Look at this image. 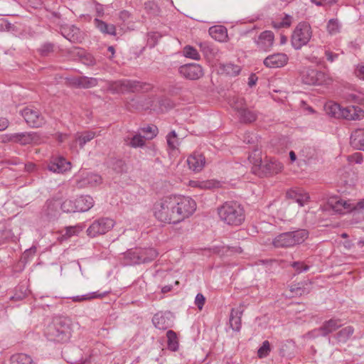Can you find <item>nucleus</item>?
I'll use <instances>...</instances> for the list:
<instances>
[{
	"label": "nucleus",
	"mask_w": 364,
	"mask_h": 364,
	"mask_svg": "<svg viewBox=\"0 0 364 364\" xmlns=\"http://www.w3.org/2000/svg\"><path fill=\"white\" fill-rule=\"evenodd\" d=\"M218 215L223 223L230 226H240L245 220L243 207L235 201L225 202L218 207Z\"/></svg>",
	"instance_id": "obj_3"
},
{
	"label": "nucleus",
	"mask_w": 364,
	"mask_h": 364,
	"mask_svg": "<svg viewBox=\"0 0 364 364\" xmlns=\"http://www.w3.org/2000/svg\"><path fill=\"white\" fill-rule=\"evenodd\" d=\"M13 364H36L32 358L24 353H18L11 357Z\"/></svg>",
	"instance_id": "obj_40"
},
{
	"label": "nucleus",
	"mask_w": 364,
	"mask_h": 364,
	"mask_svg": "<svg viewBox=\"0 0 364 364\" xmlns=\"http://www.w3.org/2000/svg\"><path fill=\"white\" fill-rule=\"evenodd\" d=\"M94 23L95 27L102 33L115 36L116 35V27L114 24H109L106 22L99 19L95 18Z\"/></svg>",
	"instance_id": "obj_32"
},
{
	"label": "nucleus",
	"mask_w": 364,
	"mask_h": 364,
	"mask_svg": "<svg viewBox=\"0 0 364 364\" xmlns=\"http://www.w3.org/2000/svg\"><path fill=\"white\" fill-rule=\"evenodd\" d=\"M77 185L80 188L94 187L100 185L102 179L98 174L80 171L76 176Z\"/></svg>",
	"instance_id": "obj_12"
},
{
	"label": "nucleus",
	"mask_w": 364,
	"mask_h": 364,
	"mask_svg": "<svg viewBox=\"0 0 364 364\" xmlns=\"http://www.w3.org/2000/svg\"><path fill=\"white\" fill-rule=\"evenodd\" d=\"M108 89L112 93H124L125 92H138L142 89V85L137 81L129 80H120L110 82Z\"/></svg>",
	"instance_id": "obj_9"
},
{
	"label": "nucleus",
	"mask_w": 364,
	"mask_h": 364,
	"mask_svg": "<svg viewBox=\"0 0 364 364\" xmlns=\"http://www.w3.org/2000/svg\"><path fill=\"white\" fill-rule=\"evenodd\" d=\"M115 221L110 218H100L95 220L87 228V235L90 237L102 235L111 230Z\"/></svg>",
	"instance_id": "obj_8"
},
{
	"label": "nucleus",
	"mask_w": 364,
	"mask_h": 364,
	"mask_svg": "<svg viewBox=\"0 0 364 364\" xmlns=\"http://www.w3.org/2000/svg\"><path fill=\"white\" fill-rule=\"evenodd\" d=\"M287 198L294 200L301 207L306 204L310 200L309 193L299 188L290 189L287 192Z\"/></svg>",
	"instance_id": "obj_20"
},
{
	"label": "nucleus",
	"mask_w": 364,
	"mask_h": 364,
	"mask_svg": "<svg viewBox=\"0 0 364 364\" xmlns=\"http://www.w3.org/2000/svg\"><path fill=\"white\" fill-rule=\"evenodd\" d=\"M327 31L331 35H336L341 31V24L335 18L330 19L327 23Z\"/></svg>",
	"instance_id": "obj_46"
},
{
	"label": "nucleus",
	"mask_w": 364,
	"mask_h": 364,
	"mask_svg": "<svg viewBox=\"0 0 364 364\" xmlns=\"http://www.w3.org/2000/svg\"><path fill=\"white\" fill-rule=\"evenodd\" d=\"M166 142L170 150L174 151L178 149L180 144L179 139L175 131L170 132L166 135Z\"/></svg>",
	"instance_id": "obj_37"
},
{
	"label": "nucleus",
	"mask_w": 364,
	"mask_h": 364,
	"mask_svg": "<svg viewBox=\"0 0 364 364\" xmlns=\"http://www.w3.org/2000/svg\"><path fill=\"white\" fill-rule=\"evenodd\" d=\"M60 203L58 200H48L46 204L45 212L48 215H53L58 210Z\"/></svg>",
	"instance_id": "obj_47"
},
{
	"label": "nucleus",
	"mask_w": 364,
	"mask_h": 364,
	"mask_svg": "<svg viewBox=\"0 0 364 364\" xmlns=\"http://www.w3.org/2000/svg\"><path fill=\"white\" fill-rule=\"evenodd\" d=\"M220 70L229 75H237L239 74L240 69V67L232 63L221 65Z\"/></svg>",
	"instance_id": "obj_44"
},
{
	"label": "nucleus",
	"mask_w": 364,
	"mask_h": 364,
	"mask_svg": "<svg viewBox=\"0 0 364 364\" xmlns=\"http://www.w3.org/2000/svg\"><path fill=\"white\" fill-rule=\"evenodd\" d=\"M348 160L349 162L355 163V164H361L363 161V157L360 153L356 152L352 155L348 156Z\"/></svg>",
	"instance_id": "obj_54"
},
{
	"label": "nucleus",
	"mask_w": 364,
	"mask_h": 364,
	"mask_svg": "<svg viewBox=\"0 0 364 364\" xmlns=\"http://www.w3.org/2000/svg\"><path fill=\"white\" fill-rule=\"evenodd\" d=\"M210 36L215 41L219 42H225L228 38L227 28L220 25L213 26L209 28Z\"/></svg>",
	"instance_id": "obj_25"
},
{
	"label": "nucleus",
	"mask_w": 364,
	"mask_h": 364,
	"mask_svg": "<svg viewBox=\"0 0 364 364\" xmlns=\"http://www.w3.org/2000/svg\"><path fill=\"white\" fill-rule=\"evenodd\" d=\"M248 159L250 162L253 165L254 172H256L257 169L261 170L263 165L261 151L255 149L252 153L250 154Z\"/></svg>",
	"instance_id": "obj_35"
},
{
	"label": "nucleus",
	"mask_w": 364,
	"mask_h": 364,
	"mask_svg": "<svg viewBox=\"0 0 364 364\" xmlns=\"http://www.w3.org/2000/svg\"><path fill=\"white\" fill-rule=\"evenodd\" d=\"M355 74L358 77L364 80V65H358L355 70Z\"/></svg>",
	"instance_id": "obj_58"
},
{
	"label": "nucleus",
	"mask_w": 364,
	"mask_h": 364,
	"mask_svg": "<svg viewBox=\"0 0 364 364\" xmlns=\"http://www.w3.org/2000/svg\"><path fill=\"white\" fill-rule=\"evenodd\" d=\"M346 100L350 102H360L362 97L359 95L355 93H349L346 95Z\"/></svg>",
	"instance_id": "obj_57"
},
{
	"label": "nucleus",
	"mask_w": 364,
	"mask_h": 364,
	"mask_svg": "<svg viewBox=\"0 0 364 364\" xmlns=\"http://www.w3.org/2000/svg\"><path fill=\"white\" fill-rule=\"evenodd\" d=\"M179 73L185 78L196 80L203 75V68L197 63L185 64L179 67Z\"/></svg>",
	"instance_id": "obj_13"
},
{
	"label": "nucleus",
	"mask_w": 364,
	"mask_h": 364,
	"mask_svg": "<svg viewBox=\"0 0 364 364\" xmlns=\"http://www.w3.org/2000/svg\"><path fill=\"white\" fill-rule=\"evenodd\" d=\"M293 21V17L289 14H283L280 17L274 19L272 22V26L274 28H289Z\"/></svg>",
	"instance_id": "obj_33"
},
{
	"label": "nucleus",
	"mask_w": 364,
	"mask_h": 364,
	"mask_svg": "<svg viewBox=\"0 0 364 364\" xmlns=\"http://www.w3.org/2000/svg\"><path fill=\"white\" fill-rule=\"evenodd\" d=\"M82 229L78 226H71L66 228L65 235L68 237H71L79 232H80Z\"/></svg>",
	"instance_id": "obj_56"
},
{
	"label": "nucleus",
	"mask_w": 364,
	"mask_h": 364,
	"mask_svg": "<svg viewBox=\"0 0 364 364\" xmlns=\"http://www.w3.org/2000/svg\"><path fill=\"white\" fill-rule=\"evenodd\" d=\"M143 257L145 259L144 263L151 262L159 255L158 252L154 248L141 249Z\"/></svg>",
	"instance_id": "obj_48"
},
{
	"label": "nucleus",
	"mask_w": 364,
	"mask_h": 364,
	"mask_svg": "<svg viewBox=\"0 0 364 364\" xmlns=\"http://www.w3.org/2000/svg\"><path fill=\"white\" fill-rule=\"evenodd\" d=\"M167 345L169 350L176 351L178 349V341L176 333L172 330L166 332Z\"/></svg>",
	"instance_id": "obj_36"
},
{
	"label": "nucleus",
	"mask_w": 364,
	"mask_h": 364,
	"mask_svg": "<svg viewBox=\"0 0 364 364\" xmlns=\"http://www.w3.org/2000/svg\"><path fill=\"white\" fill-rule=\"evenodd\" d=\"M274 43V35L271 31L262 32L255 40V43L259 50L267 52L269 51Z\"/></svg>",
	"instance_id": "obj_14"
},
{
	"label": "nucleus",
	"mask_w": 364,
	"mask_h": 364,
	"mask_svg": "<svg viewBox=\"0 0 364 364\" xmlns=\"http://www.w3.org/2000/svg\"><path fill=\"white\" fill-rule=\"evenodd\" d=\"M60 205V208L65 213L77 212L76 200L66 199Z\"/></svg>",
	"instance_id": "obj_41"
},
{
	"label": "nucleus",
	"mask_w": 364,
	"mask_h": 364,
	"mask_svg": "<svg viewBox=\"0 0 364 364\" xmlns=\"http://www.w3.org/2000/svg\"><path fill=\"white\" fill-rule=\"evenodd\" d=\"M152 322L156 328L160 330H166L172 327L173 320L170 312H159L154 316Z\"/></svg>",
	"instance_id": "obj_16"
},
{
	"label": "nucleus",
	"mask_w": 364,
	"mask_h": 364,
	"mask_svg": "<svg viewBox=\"0 0 364 364\" xmlns=\"http://www.w3.org/2000/svg\"><path fill=\"white\" fill-rule=\"evenodd\" d=\"M188 186L192 188L199 189H210L219 186V182L214 180L198 181L191 180L188 181Z\"/></svg>",
	"instance_id": "obj_31"
},
{
	"label": "nucleus",
	"mask_w": 364,
	"mask_h": 364,
	"mask_svg": "<svg viewBox=\"0 0 364 364\" xmlns=\"http://www.w3.org/2000/svg\"><path fill=\"white\" fill-rule=\"evenodd\" d=\"M196 207V201L191 197L170 195L156 201L153 213L161 223L178 224L192 215Z\"/></svg>",
	"instance_id": "obj_1"
},
{
	"label": "nucleus",
	"mask_w": 364,
	"mask_h": 364,
	"mask_svg": "<svg viewBox=\"0 0 364 364\" xmlns=\"http://www.w3.org/2000/svg\"><path fill=\"white\" fill-rule=\"evenodd\" d=\"M271 350L270 343L268 341H264L261 347L257 350V355L260 358L267 357Z\"/></svg>",
	"instance_id": "obj_50"
},
{
	"label": "nucleus",
	"mask_w": 364,
	"mask_h": 364,
	"mask_svg": "<svg viewBox=\"0 0 364 364\" xmlns=\"http://www.w3.org/2000/svg\"><path fill=\"white\" fill-rule=\"evenodd\" d=\"M350 144L356 149L364 151V129H358L351 134Z\"/></svg>",
	"instance_id": "obj_27"
},
{
	"label": "nucleus",
	"mask_w": 364,
	"mask_h": 364,
	"mask_svg": "<svg viewBox=\"0 0 364 364\" xmlns=\"http://www.w3.org/2000/svg\"><path fill=\"white\" fill-rule=\"evenodd\" d=\"M283 165L279 161L270 159L262 165L261 171L265 174H277L282 171Z\"/></svg>",
	"instance_id": "obj_24"
},
{
	"label": "nucleus",
	"mask_w": 364,
	"mask_h": 364,
	"mask_svg": "<svg viewBox=\"0 0 364 364\" xmlns=\"http://www.w3.org/2000/svg\"><path fill=\"white\" fill-rule=\"evenodd\" d=\"M328 205L333 211L339 214H346L351 212L363 213L364 210V198L355 202L352 200L332 197L329 198Z\"/></svg>",
	"instance_id": "obj_6"
},
{
	"label": "nucleus",
	"mask_w": 364,
	"mask_h": 364,
	"mask_svg": "<svg viewBox=\"0 0 364 364\" xmlns=\"http://www.w3.org/2000/svg\"><path fill=\"white\" fill-rule=\"evenodd\" d=\"M21 114L31 127H41L46 123L45 117L35 107H26L21 110Z\"/></svg>",
	"instance_id": "obj_11"
},
{
	"label": "nucleus",
	"mask_w": 364,
	"mask_h": 364,
	"mask_svg": "<svg viewBox=\"0 0 364 364\" xmlns=\"http://www.w3.org/2000/svg\"><path fill=\"white\" fill-rule=\"evenodd\" d=\"M183 55L184 57L198 60L200 58V55L198 50L191 46H186L183 49Z\"/></svg>",
	"instance_id": "obj_42"
},
{
	"label": "nucleus",
	"mask_w": 364,
	"mask_h": 364,
	"mask_svg": "<svg viewBox=\"0 0 364 364\" xmlns=\"http://www.w3.org/2000/svg\"><path fill=\"white\" fill-rule=\"evenodd\" d=\"M188 168L195 173L200 172L205 166V156L199 152H193L187 159Z\"/></svg>",
	"instance_id": "obj_18"
},
{
	"label": "nucleus",
	"mask_w": 364,
	"mask_h": 364,
	"mask_svg": "<svg viewBox=\"0 0 364 364\" xmlns=\"http://www.w3.org/2000/svg\"><path fill=\"white\" fill-rule=\"evenodd\" d=\"M71 168V163L62 156L52 159L48 165L50 171L57 173H64Z\"/></svg>",
	"instance_id": "obj_15"
},
{
	"label": "nucleus",
	"mask_w": 364,
	"mask_h": 364,
	"mask_svg": "<svg viewBox=\"0 0 364 364\" xmlns=\"http://www.w3.org/2000/svg\"><path fill=\"white\" fill-rule=\"evenodd\" d=\"M96 136V133L93 131H87L82 133L78 134L76 138L77 141H78L79 145L81 148H82L86 143L91 141Z\"/></svg>",
	"instance_id": "obj_38"
},
{
	"label": "nucleus",
	"mask_w": 364,
	"mask_h": 364,
	"mask_svg": "<svg viewBox=\"0 0 364 364\" xmlns=\"http://www.w3.org/2000/svg\"><path fill=\"white\" fill-rule=\"evenodd\" d=\"M146 140V139H145V137L141 133H139L134 135L130 139L129 144L130 146L133 148L142 147L144 146Z\"/></svg>",
	"instance_id": "obj_45"
},
{
	"label": "nucleus",
	"mask_w": 364,
	"mask_h": 364,
	"mask_svg": "<svg viewBox=\"0 0 364 364\" xmlns=\"http://www.w3.org/2000/svg\"><path fill=\"white\" fill-rule=\"evenodd\" d=\"M327 113L335 118H344L348 120H358L364 117V111L358 107H341L339 104L333 103L326 105Z\"/></svg>",
	"instance_id": "obj_5"
},
{
	"label": "nucleus",
	"mask_w": 364,
	"mask_h": 364,
	"mask_svg": "<svg viewBox=\"0 0 364 364\" xmlns=\"http://www.w3.org/2000/svg\"><path fill=\"white\" fill-rule=\"evenodd\" d=\"M353 333L354 328L351 326H348L338 331L333 336V338H335L338 343H346Z\"/></svg>",
	"instance_id": "obj_28"
},
{
	"label": "nucleus",
	"mask_w": 364,
	"mask_h": 364,
	"mask_svg": "<svg viewBox=\"0 0 364 364\" xmlns=\"http://www.w3.org/2000/svg\"><path fill=\"white\" fill-rule=\"evenodd\" d=\"M309 232L304 229L286 232L277 235L272 240L276 248H289L303 243L308 237Z\"/></svg>",
	"instance_id": "obj_4"
},
{
	"label": "nucleus",
	"mask_w": 364,
	"mask_h": 364,
	"mask_svg": "<svg viewBox=\"0 0 364 364\" xmlns=\"http://www.w3.org/2000/svg\"><path fill=\"white\" fill-rule=\"evenodd\" d=\"M315 80H316V82L314 85H328L333 82L332 77L328 74L318 70H316Z\"/></svg>",
	"instance_id": "obj_39"
},
{
	"label": "nucleus",
	"mask_w": 364,
	"mask_h": 364,
	"mask_svg": "<svg viewBox=\"0 0 364 364\" xmlns=\"http://www.w3.org/2000/svg\"><path fill=\"white\" fill-rule=\"evenodd\" d=\"M256 80H257V77H255V75H251L249 77V82H248L249 85L252 87L254 85H255Z\"/></svg>",
	"instance_id": "obj_64"
},
{
	"label": "nucleus",
	"mask_w": 364,
	"mask_h": 364,
	"mask_svg": "<svg viewBox=\"0 0 364 364\" xmlns=\"http://www.w3.org/2000/svg\"><path fill=\"white\" fill-rule=\"evenodd\" d=\"M9 140L21 145L39 144L43 142V139L38 132H26L21 133L11 134Z\"/></svg>",
	"instance_id": "obj_10"
},
{
	"label": "nucleus",
	"mask_w": 364,
	"mask_h": 364,
	"mask_svg": "<svg viewBox=\"0 0 364 364\" xmlns=\"http://www.w3.org/2000/svg\"><path fill=\"white\" fill-rule=\"evenodd\" d=\"M289 58L283 53H274L264 58L263 63L267 68H277L287 65Z\"/></svg>",
	"instance_id": "obj_17"
},
{
	"label": "nucleus",
	"mask_w": 364,
	"mask_h": 364,
	"mask_svg": "<svg viewBox=\"0 0 364 364\" xmlns=\"http://www.w3.org/2000/svg\"><path fill=\"white\" fill-rule=\"evenodd\" d=\"M325 55L326 56V59L331 63L333 62L338 57V54L333 53L329 50H326Z\"/></svg>",
	"instance_id": "obj_61"
},
{
	"label": "nucleus",
	"mask_w": 364,
	"mask_h": 364,
	"mask_svg": "<svg viewBox=\"0 0 364 364\" xmlns=\"http://www.w3.org/2000/svg\"><path fill=\"white\" fill-rule=\"evenodd\" d=\"M234 109L238 112V115L241 122L245 123H250L254 122L257 118L256 113L247 108H242V107L237 106L236 104L234 105Z\"/></svg>",
	"instance_id": "obj_26"
},
{
	"label": "nucleus",
	"mask_w": 364,
	"mask_h": 364,
	"mask_svg": "<svg viewBox=\"0 0 364 364\" xmlns=\"http://www.w3.org/2000/svg\"><path fill=\"white\" fill-rule=\"evenodd\" d=\"M342 326V321L340 318H331L324 321L317 331L320 332L321 336H326L336 331Z\"/></svg>",
	"instance_id": "obj_23"
},
{
	"label": "nucleus",
	"mask_w": 364,
	"mask_h": 364,
	"mask_svg": "<svg viewBox=\"0 0 364 364\" xmlns=\"http://www.w3.org/2000/svg\"><path fill=\"white\" fill-rule=\"evenodd\" d=\"M72 331V322L70 318L56 317L46 328L45 336L51 341L63 343L69 341Z\"/></svg>",
	"instance_id": "obj_2"
},
{
	"label": "nucleus",
	"mask_w": 364,
	"mask_h": 364,
	"mask_svg": "<svg viewBox=\"0 0 364 364\" xmlns=\"http://www.w3.org/2000/svg\"><path fill=\"white\" fill-rule=\"evenodd\" d=\"M302 81L307 85H314L316 80V70L304 68L301 73Z\"/></svg>",
	"instance_id": "obj_34"
},
{
	"label": "nucleus",
	"mask_w": 364,
	"mask_h": 364,
	"mask_svg": "<svg viewBox=\"0 0 364 364\" xmlns=\"http://www.w3.org/2000/svg\"><path fill=\"white\" fill-rule=\"evenodd\" d=\"M312 37V29L306 21L299 23L295 27L291 38V43L296 50L301 49L306 45Z\"/></svg>",
	"instance_id": "obj_7"
},
{
	"label": "nucleus",
	"mask_w": 364,
	"mask_h": 364,
	"mask_svg": "<svg viewBox=\"0 0 364 364\" xmlns=\"http://www.w3.org/2000/svg\"><path fill=\"white\" fill-rule=\"evenodd\" d=\"M236 104L237 106L239 107H242V108H246L245 106V101L242 98H239V97H237V98H234L232 100V101L230 102V105L232 106V107L234 109V105Z\"/></svg>",
	"instance_id": "obj_59"
},
{
	"label": "nucleus",
	"mask_w": 364,
	"mask_h": 364,
	"mask_svg": "<svg viewBox=\"0 0 364 364\" xmlns=\"http://www.w3.org/2000/svg\"><path fill=\"white\" fill-rule=\"evenodd\" d=\"M311 2L318 6H324L326 4V1H317V0H311Z\"/></svg>",
	"instance_id": "obj_63"
},
{
	"label": "nucleus",
	"mask_w": 364,
	"mask_h": 364,
	"mask_svg": "<svg viewBox=\"0 0 364 364\" xmlns=\"http://www.w3.org/2000/svg\"><path fill=\"white\" fill-rule=\"evenodd\" d=\"M83 63L87 65H94L95 64V60L91 55L88 54L85 56Z\"/></svg>",
	"instance_id": "obj_60"
},
{
	"label": "nucleus",
	"mask_w": 364,
	"mask_h": 364,
	"mask_svg": "<svg viewBox=\"0 0 364 364\" xmlns=\"http://www.w3.org/2000/svg\"><path fill=\"white\" fill-rule=\"evenodd\" d=\"M205 301V296L200 294L198 293L195 299V304L197 306L199 310H202Z\"/></svg>",
	"instance_id": "obj_55"
},
{
	"label": "nucleus",
	"mask_w": 364,
	"mask_h": 364,
	"mask_svg": "<svg viewBox=\"0 0 364 364\" xmlns=\"http://www.w3.org/2000/svg\"><path fill=\"white\" fill-rule=\"evenodd\" d=\"M140 131L146 140L154 139L158 133L157 127L154 125L142 127Z\"/></svg>",
	"instance_id": "obj_43"
},
{
	"label": "nucleus",
	"mask_w": 364,
	"mask_h": 364,
	"mask_svg": "<svg viewBox=\"0 0 364 364\" xmlns=\"http://www.w3.org/2000/svg\"><path fill=\"white\" fill-rule=\"evenodd\" d=\"M302 286V284H293L290 287V291L292 293L293 296H301L309 292V291L306 290V289L304 288Z\"/></svg>",
	"instance_id": "obj_51"
},
{
	"label": "nucleus",
	"mask_w": 364,
	"mask_h": 364,
	"mask_svg": "<svg viewBox=\"0 0 364 364\" xmlns=\"http://www.w3.org/2000/svg\"><path fill=\"white\" fill-rule=\"evenodd\" d=\"M61 33L66 39L73 43H81L83 40V35L80 30L73 25L63 28Z\"/></svg>",
	"instance_id": "obj_19"
},
{
	"label": "nucleus",
	"mask_w": 364,
	"mask_h": 364,
	"mask_svg": "<svg viewBox=\"0 0 364 364\" xmlns=\"http://www.w3.org/2000/svg\"><path fill=\"white\" fill-rule=\"evenodd\" d=\"M143 252L141 248L132 249L124 254V264L127 265L144 263Z\"/></svg>",
	"instance_id": "obj_22"
},
{
	"label": "nucleus",
	"mask_w": 364,
	"mask_h": 364,
	"mask_svg": "<svg viewBox=\"0 0 364 364\" xmlns=\"http://www.w3.org/2000/svg\"><path fill=\"white\" fill-rule=\"evenodd\" d=\"M244 311L243 305L240 304L231 310L230 315V326L233 331H240L242 326L241 318Z\"/></svg>",
	"instance_id": "obj_21"
},
{
	"label": "nucleus",
	"mask_w": 364,
	"mask_h": 364,
	"mask_svg": "<svg viewBox=\"0 0 364 364\" xmlns=\"http://www.w3.org/2000/svg\"><path fill=\"white\" fill-rule=\"evenodd\" d=\"M70 84L77 87L88 88L96 85L97 80L87 77H80L70 79Z\"/></svg>",
	"instance_id": "obj_30"
},
{
	"label": "nucleus",
	"mask_w": 364,
	"mask_h": 364,
	"mask_svg": "<svg viewBox=\"0 0 364 364\" xmlns=\"http://www.w3.org/2000/svg\"><path fill=\"white\" fill-rule=\"evenodd\" d=\"M53 44L46 43L39 48V52L41 55L46 56L53 51Z\"/></svg>",
	"instance_id": "obj_53"
},
{
	"label": "nucleus",
	"mask_w": 364,
	"mask_h": 364,
	"mask_svg": "<svg viewBox=\"0 0 364 364\" xmlns=\"http://www.w3.org/2000/svg\"><path fill=\"white\" fill-rule=\"evenodd\" d=\"M105 294H100L97 292H92L87 294H84L81 296H76L73 297V301L75 302H80L82 301L90 300L95 298H100L104 296Z\"/></svg>",
	"instance_id": "obj_49"
},
{
	"label": "nucleus",
	"mask_w": 364,
	"mask_h": 364,
	"mask_svg": "<svg viewBox=\"0 0 364 364\" xmlns=\"http://www.w3.org/2000/svg\"><path fill=\"white\" fill-rule=\"evenodd\" d=\"M297 274H300L303 272H307L309 269V266L304 264L303 262H294L291 264Z\"/></svg>",
	"instance_id": "obj_52"
},
{
	"label": "nucleus",
	"mask_w": 364,
	"mask_h": 364,
	"mask_svg": "<svg viewBox=\"0 0 364 364\" xmlns=\"http://www.w3.org/2000/svg\"><path fill=\"white\" fill-rule=\"evenodd\" d=\"M77 212L89 210L94 205V200L90 196H82L76 198Z\"/></svg>",
	"instance_id": "obj_29"
},
{
	"label": "nucleus",
	"mask_w": 364,
	"mask_h": 364,
	"mask_svg": "<svg viewBox=\"0 0 364 364\" xmlns=\"http://www.w3.org/2000/svg\"><path fill=\"white\" fill-rule=\"evenodd\" d=\"M9 121L6 118H0V131L5 130L9 126Z\"/></svg>",
	"instance_id": "obj_62"
}]
</instances>
